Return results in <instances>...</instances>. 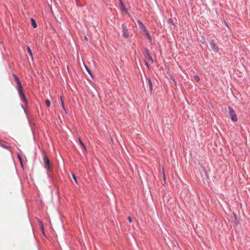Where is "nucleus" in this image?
I'll use <instances>...</instances> for the list:
<instances>
[{"mask_svg": "<svg viewBox=\"0 0 250 250\" xmlns=\"http://www.w3.org/2000/svg\"><path fill=\"white\" fill-rule=\"evenodd\" d=\"M147 81L148 82L149 91L150 92H151L152 90V87H153L152 83L151 81L149 78H147Z\"/></svg>", "mask_w": 250, "mask_h": 250, "instance_id": "1a4fd4ad", "label": "nucleus"}, {"mask_svg": "<svg viewBox=\"0 0 250 250\" xmlns=\"http://www.w3.org/2000/svg\"><path fill=\"white\" fill-rule=\"evenodd\" d=\"M27 52L28 53V54L30 55V56L33 59V54H32V51H31L30 48L29 46H27Z\"/></svg>", "mask_w": 250, "mask_h": 250, "instance_id": "9b49d317", "label": "nucleus"}, {"mask_svg": "<svg viewBox=\"0 0 250 250\" xmlns=\"http://www.w3.org/2000/svg\"><path fill=\"white\" fill-rule=\"evenodd\" d=\"M146 64L148 66L147 63L146 62H145Z\"/></svg>", "mask_w": 250, "mask_h": 250, "instance_id": "5701e85b", "label": "nucleus"}, {"mask_svg": "<svg viewBox=\"0 0 250 250\" xmlns=\"http://www.w3.org/2000/svg\"><path fill=\"white\" fill-rule=\"evenodd\" d=\"M168 21L169 23L173 24V20L172 18L169 19Z\"/></svg>", "mask_w": 250, "mask_h": 250, "instance_id": "f3484780", "label": "nucleus"}, {"mask_svg": "<svg viewBox=\"0 0 250 250\" xmlns=\"http://www.w3.org/2000/svg\"><path fill=\"white\" fill-rule=\"evenodd\" d=\"M18 158L19 159V160L21 162V165H22V160H21V156L20 155V154H18Z\"/></svg>", "mask_w": 250, "mask_h": 250, "instance_id": "a211bd4d", "label": "nucleus"}, {"mask_svg": "<svg viewBox=\"0 0 250 250\" xmlns=\"http://www.w3.org/2000/svg\"><path fill=\"white\" fill-rule=\"evenodd\" d=\"M122 27L123 28V36L127 38L129 36V33L128 32L127 29L126 27V26L124 24H122Z\"/></svg>", "mask_w": 250, "mask_h": 250, "instance_id": "39448f33", "label": "nucleus"}, {"mask_svg": "<svg viewBox=\"0 0 250 250\" xmlns=\"http://www.w3.org/2000/svg\"><path fill=\"white\" fill-rule=\"evenodd\" d=\"M163 173L164 177L165 178V173H164V170H163Z\"/></svg>", "mask_w": 250, "mask_h": 250, "instance_id": "4be33fe9", "label": "nucleus"}, {"mask_svg": "<svg viewBox=\"0 0 250 250\" xmlns=\"http://www.w3.org/2000/svg\"><path fill=\"white\" fill-rule=\"evenodd\" d=\"M195 80H196L197 82H198V81H200V78H199V76H195Z\"/></svg>", "mask_w": 250, "mask_h": 250, "instance_id": "6ab92c4d", "label": "nucleus"}, {"mask_svg": "<svg viewBox=\"0 0 250 250\" xmlns=\"http://www.w3.org/2000/svg\"><path fill=\"white\" fill-rule=\"evenodd\" d=\"M43 163L44 167L48 171H51L50 160L46 155H44L43 157Z\"/></svg>", "mask_w": 250, "mask_h": 250, "instance_id": "f03ea898", "label": "nucleus"}, {"mask_svg": "<svg viewBox=\"0 0 250 250\" xmlns=\"http://www.w3.org/2000/svg\"><path fill=\"white\" fill-rule=\"evenodd\" d=\"M13 76L15 78V81L17 82V88L19 94V96L21 99V100L26 104H27V100L23 93L22 91V88L21 83L18 77H17L16 75H13Z\"/></svg>", "mask_w": 250, "mask_h": 250, "instance_id": "f257e3e1", "label": "nucleus"}, {"mask_svg": "<svg viewBox=\"0 0 250 250\" xmlns=\"http://www.w3.org/2000/svg\"><path fill=\"white\" fill-rule=\"evenodd\" d=\"M45 104H46V105H47L48 107H49V106H50V104H51V103H50V100H48V99L46 100H45Z\"/></svg>", "mask_w": 250, "mask_h": 250, "instance_id": "ddd939ff", "label": "nucleus"}, {"mask_svg": "<svg viewBox=\"0 0 250 250\" xmlns=\"http://www.w3.org/2000/svg\"><path fill=\"white\" fill-rule=\"evenodd\" d=\"M119 8L122 12H127L125 6L124 5L121 0H119Z\"/></svg>", "mask_w": 250, "mask_h": 250, "instance_id": "423d86ee", "label": "nucleus"}, {"mask_svg": "<svg viewBox=\"0 0 250 250\" xmlns=\"http://www.w3.org/2000/svg\"><path fill=\"white\" fill-rule=\"evenodd\" d=\"M229 114L231 116V120L233 122L237 121V118L234 110L231 107H229Z\"/></svg>", "mask_w": 250, "mask_h": 250, "instance_id": "7ed1b4c3", "label": "nucleus"}, {"mask_svg": "<svg viewBox=\"0 0 250 250\" xmlns=\"http://www.w3.org/2000/svg\"><path fill=\"white\" fill-rule=\"evenodd\" d=\"M146 56H147V59L151 62V63H153V59H152V57L151 56V55L148 53V50H146Z\"/></svg>", "mask_w": 250, "mask_h": 250, "instance_id": "6e6552de", "label": "nucleus"}, {"mask_svg": "<svg viewBox=\"0 0 250 250\" xmlns=\"http://www.w3.org/2000/svg\"><path fill=\"white\" fill-rule=\"evenodd\" d=\"M127 219L128 220V221L130 222V223H131L132 222V219L130 217V216H128L127 217Z\"/></svg>", "mask_w": 250, "mask_h": 250, "instance_id": "aec40b11", "label": "nucleus"}, {"mask_svg": "<svg viewBox=\"0 0 250 250\" xmlns=\"http://www.w3.org/2000/svg\"><path fill=\"white\" fill-rule=\"evenodd\" d=\"M210 46L211 47L212 49L214 52H216L217 51V48L216 47V45H215V43L213 42H210Z\"/></svg>", "mask_w": 250, "mask_h": 250, "instance_id": "0eeeda50", "label": "nucleus"}, {"mask_svg": "<svg viewBox=\"0 0 250 250\" xmlns=\"http://www.w3.org/2000/svg\"><path fill=\"white\" fill-rule=\"evenodd\" d=\"M31 25L33 26V28H36L37 25L36 21H35L34 20V19H33V18L31 19Z\"/></svg>", "mask_w": 250, "mask_h": 250, "instance_id": "9d476101", "label": "nucleus"}, {"mask_svg": "<svg viewBox=\"0 0 250 250\" xmlns=\"http://www.w3.org/2000/svg\"><path fill=\"white\" fill-rule=\"evenodd\" d=\"M0 146L3 147V148H6V149H9L10 147L9 146H6L3 144L0 143Z\"/></svg>", "mask_w": 250, "mask_h": 250, "instance_id": "2eb2a0df", "label": "nucleus"}, {"mask_svg": "<svg viewBox=\"0 0 250 250\" xmlns=\"http://www.w3.org/2000/svg\"><path fill=\"white\" fill-rule=\"evenodd\" d=\"M79 141L80 144H81V146L83 148L84 150L86 151L85 146L83 144V143L81 141L80 138H79Z\"/></svg>", "mask_w": 250, "mask_h": 250, "instance_id": "f8f14e48", "label": "nucleus"}, {"mask_svg": "<svg viewBox=\"0 0 250 250\" xmlns=\"http://www.w3.org/2000/svg\"><path fill=\"white\" fill-rule=\"evenodd\" d=\"M72 176L73 179L74 180L75 182L77 183V181L76 176L74 174H72Z\"/></svg>", "mask_w": 250, "mask_h": 250, "instance_id": "dca6fc26", "label": "nucleus"}, {"mask_svg": "<svg viewBox=\"0 0 250 250\" xmlns=\"http://www.w3.org/2000/svg\"><path fill=\"white\" fill-rule=\"evenodd\" d=\"M60 99H61V101L62 106L63 108V109H64V103H63V100H62V96L60 97Z\"/></svg>", "mask_w": 250, "mask_h": 250, "instance_id": "4468645a", "label": "nucleus"}, {"mask_svg": "<svg viewBox=\"0 0 250 250\" xmlns=\"http://www.w3.org/2000/svg\"><path fill=\"white\" fill-rule=\"evenodd\" d=\"M84 40H86V41H87V40H88V38H87V37L86 36H84Z\"/></svg>", "mask_w": 250, "mask_h": 250, "instance_id": "412c9836", "label": "nucleus"}, {"mask_svg": "<svg viewBox=\"0 0 250 250\" xmlns=\"http://www.w3.org/2000/svg\"><path fill=\"white\" fill-rule=\"evenodd\" d=\"M140 28L141 30H142V33L143 35H145L147 37L149 41H151V37L150 36L149 34L148 30L146 29L145 26L143 25V24L141 22H140Z\"/></svg>", "mask_w": 250, "mask_h": 250, "instance_id": "20e7f679", "label": "nucleus"}]
</instances>
